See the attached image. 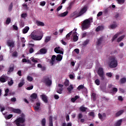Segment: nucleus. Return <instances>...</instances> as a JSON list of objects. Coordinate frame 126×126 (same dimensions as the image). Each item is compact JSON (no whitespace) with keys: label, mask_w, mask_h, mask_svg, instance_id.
Listing matches in <instances>:
<instances>
[{"label":"nucleus","mask_w":126,"mask_h":126,"mask_svg":"<svg viewBox=\"0 0 126 126\" xmlns=\"http://www.w3.org/2000/svg\"><path fill=\"white\" fill-rule=\"evenodd\" d=\"M10 22H11V19L10 18H7L5 22V24H6V25H8Z\"/></svg>","instance_id":"nucleus-36"},{"label":"nucleus","mask_w":126,"mask_h":126,"mask_svg":"<svg viewBox=\"0 0 126 126\" xmlns=\"http://www.w3.org/2000/svg\"><path fill=\"white\" fill-rule=\"evenodd\" d=\"M29 52L30 54H32V53H34V49L33 48H31L29 50Z\"/></svg>","instance_id":"nucleus-62"},{"label":"nucleus","mask_w":126,"mask_h":126,"mask_svg":"<svg viewBox=\"0 0 126 126\" xmlns=\"http://www.w3.org/2000/svg\"><path fill=\"white\" fill-rule=\"evenodd\" d=\"M41 97L42 100L44 102V103H48V97H47V95L45 94H41Z\"/></svg>","instance_id":"nucleus-12"},{"label":"nucleus","mask_w":126,"mask_h":126,"mask_svg":"<svg viewBox=\"0 0 126 126\" xmlns=\"http://www.w3.org/2000/svg\"><path fill=\"white\" fill-rule=\"evenodd\" d=\"M91 20L92 19H86L83 22L82 27L84 29H88L90 27V24H91Z\"/></svg>","instance_id":"nucleus-3"},{"label":"nucleus","mask_w":126,"mask_h":126,"mask_svg":"<svg viewBox=\"0 0 126 126\" xmlns=\"http://www.w3.org/2000/svg\"><path fill=\"white\" fill-rule=\"evenodd\" d=\"M79 110H80V111H81V112L84 113V112H86V111L87 110V107H85L83 106H80Z\"/></svg>","instance_id":"nucleus-21"},{"label":"nucleus","mask_w":126,"mask_h":126,"mask_svg":"<svg viewBox=\"0 0 126 126\" xmlns=\"http://www.w3.org/2000/svg\"><path fill=\"white\" fill-rule=\"evenodd\" d=\"M13 7V4H12V2L10 3V4L8 8V11H11L12 10V8Z\"/></svg>","instance_id":"nucleus-44"},{"label":"nucleus","mask_w":126,"mask_h":126,"mask_svg":"<svg viewBox=\"0 0 126 126\" xmlns=\"http://www.w3.org/2000/svg\"><path fill=\"white\" fill-rule=\"evenodd\" d=\"M86 11H87V8L86 7H84L78 13L77 15V17H79V16H81V15L85 13Z\"/></svg>","instance_id":"nucleus-7"},{"label":"nucleus","mask_w":126,"mask_h":126,"mask_svg":"<svg viewBox=\"0 0 126 126\" xmlns=\"http://www.w3.org/2000/svg\"><path fill=\"white\" fill-rule=\"evenodd\" d=\"M33 86H31L27 88V90H32L33 89Z\"/></svg>","instance_id":"nucleus-61"},{"label":"nucleus","mask_w":126,"mask_h":126,"mask_svg":"<svg viewBox=\"0 0 126 126\" xmlns=\"http://www.w3.org/2000/svg\"><path fill=\"white\" fill-rule=\"evenodd\" d=\"M63 88H60L57 90V92L59 94H62L63 93Z\"/></svg>","instance_id":"nucleus-37"},{"label":"nucleus","mask_w":126,"mask_h":126,"mask_svg":"<svg viewBox=\"0 0 126 126\" xmlns=\"http://www.w3.org/2000/svg\"><path fill=\"white\" fill-rule=\"evenodd\" d=\"M6 45L8 47L12 49V48H14L15 46V42L12 40H8L6 41Z\"/></svg>","instance_id":"nucleus-6"},{"label":"nucleus","mask_w":126,"mask_h":126,"mask_svg":"<svg viewBox=\"0 0 126 126\" xmlns=\"http://www.w3.org/2000/svg\"><path fill=\"white\" fill-rule=\"evenodd\" d=\"M67 91L69 92V93H71V91L73 90V86L72 85H70L68 88H67Z\"/></svg>","instance_id":"nucleus-27"},{"label":"nucleus","mask_w":126,"mask_h":126,"mask_svg":"<svg viewBox=\"0 0 126 126\" xmlns=\"http://www.w3.org/2000/svg\"><path fill=\"white\" fill-rule=\"evenodd\" d=\"M27 80L28 81H30L31 82V81H33V78L30 76H28L27 77Z\"/></svg>","instance_id":"nucleus-49"},{"label":"nucleus","mask_w":126,"mask_h":126,"mask_svg":"<svg viewBox=\"0 0 126 126\" xmlns=\"http://www.w3.org/2000/svg\"><path fill=\"white\" fill-rule=\"evenodd\" d=\"M118 37H119V33H116L113 36L112 39H111L112 42H114V40H116Z\"/></svg>","instance_id":"nucleus-32"},{"label":"nucleus","mask_w":126,"mask_h":126,"mask_svg":"<svg viewBox=\"0 0 126 126\" xmlns=\"http://www.w3.org/2000/svg\"><path fill=\"white\" fill-rule=\"evenodd\" d=\"M73 4H74V2H70L69 4V6L67 8V10H70V9L72 8Z\"/></svg>","instance_id":"nucleus-29"},{"label":"nucleus","mask_w":126,"mask_h":126,"mask_svg":"<svg viewBox=\"0 0 126 126\" xmlns=\"http://www.w3.org/2000/svg\"><path fill=\"white\" fill-rule=\"evenodd\" d=\"M97 74L100 77L101 80H104L105 79V73L104 72V69L102 67H99L98 69Z\"/></svg>","instance_id":"nucleus-5"},{"label":"nucleus","mask_w":126,"mask_h":126,"mask_svg":"<svg viewBox=\"0 0 126 126\" xmlns=\"http://www.w3.org/2000/svg\"><path fill=\"white\" fill-rule=\"evenodd\" d=\"M120 82L121 84H125L126 83V77L122 78L120 80Z\"/></svg>","instance_id":"nucleus-24"},{"label":"nucleus","mask_w":126,"mask_h":126,"mask_svg":"<svg viewBox=\"0 0 126 126\" xmlns=\"http://www.w3.org/2000/svg\"><path fill=\"white\" fill-rule=\"evenodd\" d=\"M61 47L60 46L56 47L54 49V52L56 53V54H61V55H63V51L60 50Z\"/></svg>","instance_id":"nucleus-9"},{"label":"nucleus","mask_w":126,"mask_h":126,"mask_svg":"<svg viewBox=\"0 0 126 126\" xmlns=\"http://www.w3.org/2000/svg\"><path fill=\"white\" fill-rule=\"evenodd\" d=\"M45 5H46L45 1H42L40 2V5H41V6H45Z\"/></svg>","instance_id":"nucleus-51"},{"label":"nucleus","mask_w":126,"mask_h":126,"mask_svg":"<svg viewBox=\"0 0 126 126\" xmlns=\"http://www.w3.org/2000/svg\"><path fill=\"white\" fill-rule=\"evenodd\" d=\"M15 123L17 126H25L24 124L25 118L24 117H19L15 121Z\"/></svg>","instance_id":"nucleus-2"},{"label":"nucleus","mask_w":126,"mask_h":126,"mask_svg":"<svg viewBox=\"0 0 126 126\" xmlns=\"http://www.w3.org/2000/svg\"><path fill=\"white\" fill-rule=\"evenodd\" d=\"M89 42H90V40L87 39L85 41H84V42L82 44V46L83 47H85V46H87V45H88L89 43Z\"/></svg>","instance_id":"nucleus-25"},{"label":"nucleus","mask_w":126,"mask_h":126,"mask_svg":"<svg viewBox=\"0 0 126 126\" xmlns=\"http://www.w3.org/2000/svg\"><path fill=\"white\" fill-rule=\"evenodd\" d=\"M122 123H123V120L120 119L115 123V126H121L122 125Z\"/></svg>","instance_id":"nucleus-23"},{"label":"nucleus","mask_w":126,"mask_h":126,"mask_svg":"<svg viewBox=\"0 0 126 126\" xmlns=\"http://www.w3.org/2000/svg\"><path fill=\"white\" fill-rule=\"evenodd\" d=\"M42 82H43V83H45V84L49 87H50V86L52 85V80L50 79V77L47 76H44L43 77Z\"/></svg>","instance_id":"nucleus-4"},{"label":"nucleus","mask_w":126,"mask_h":126,"mask_svg":"<svg viewBox=\"0 0 126 126\" xmlns=\"http://www.w3.org/2000/svg\"><path fill=\"white\" fill-rule=\"evenodd\" d=\"M56 60H57V56H56V55H53L51 58V60L50 61V63H51L52 65H53L54 63H55V61H56Z\"/></svg>","instance_id":"nucleus-13"},{"label":"nucleus","mask_w":126,"mask_h":126,"mask_svg":"<svg viewBox=\"0 0 126 126\" xmlns=\"http://www.w3.org/2000/svg\"><path fill=\"white\" fill-rule=\"evenodd\" d=\"M72 34V31L69 32L68 34L66 35V38L67 39V38H69L70 37V35Z\"/></svg>","instance_id":"nucleus-52"},{"label":"nucleus","mask_w":126,"mask_h":126,"mask_svg":"<svg viewBox=\"0 0 126 126\" xmlns=\"http://www.w3.org/2000/svg\"><path fill=\"white\" fill-rule=\"evenodd\" d=\"M12 112L15 114H21V110L19 109L12 108Z\"/></svg>","instance_id":"nucleus-14"},{"label":"nucleus","mask_w":126,"mask_h":126,"mask_svg":"<svg viewBox=\"0 0 126 126\" xmlns=\"http://www.w3.org/2000/svg\"><path fill=\"white\" fill-rule=\"evenodd\" d=\"M31 98L32 102H34V100H36L38 97V94L36 93H33L31 95Z\"/></svg>","instance_id":"nucleus-10"},{"label":"nucleus","mask_w":126,"mask_h":126,"mask_svg":"<svg viewBox=\"0 0 126 126\" xmlns=\"http://www.w3.org/2000/svg\"><path fill=\"white\" fill-rule=\"evenodd\" d=\"M29 29H30V28L28 26L25 27L22 30L23 33L26 34V33H28V31H29Z\"/></svg>","instance_id":"nucleus-17"},{"label":"nucleus","mask_w":126,"mask_h":126,"mask_svg":"<svg viewBox=\"0 0 126 126\" xmlns=\"http://www.w3.org/2000/svg\"><path fill=\"white\" fill-rule=\"evenodd\" d=\"M21 40L22 43H25L26 42V40L24 37H22Z\"/></svg>","instance_id":"nucleus-58"},{"label":"nucleus","mask_w":126,"mask_h":126,"mask_svg":"<svg viewBox=\"0 0 126 126\" xmlns=\"http://www.w3.org/2000/svg\"><path fill=\"white\" fill-rule=\"evenodd\" d=\"M25 84V82L24 81V80H22L21 82H20L18 84V87L19 88L22 87L23 85Z\"/></svg>","instance_id":"nucleus-26"},{"label":"nucleus","mask_w":126,"mask_h":126,"mask_svg":"<svg viewBox=\"0 0 126 126\" xmlns=\"http://www.w3.org/2000/svg\"><path fill=\"white\" fill-rule=\"evenodd\" d=\"M84 86L83 85H79L77 88V89L79 91L81 90V89H84Z\"/></svg>","instance_id":"nucleus-40"},{"label":"nucleus","mask_w":126,"mask_h":126,"mask_svg":"<svg viewBox=\"0 0 126 126\" xmlns=\"http://www.w3.org/2000/svg\"><path fill=\"white\" fill-rule=\"evenodd\" d=\"M13 70H14V65H13L11 67H9V70L8 71V73H10V72H12V71H13Z\"/></svg>","instance_id":"nucleus-30"},{"label":"nucleus","mask_w":126,"mask_h":126,"mask_svg":"<svg viewBox=\"0 0 126 126\" xmlns=\"http://www.w3.org/2000/svg\"><path fill=\"white\" fill-rule=\"evenodd\" d=\"M89 116L90 117H92L93 118H94L95 117L94 113V112H91L90 113Z\"/></svg>","instance_id":"nucleus-53"},{"label":"nucleus","mask_w":126,"mask_h":126,"mask_svg":"<svg viewBox=\"0 0 126 126\" xmlns=\"http://www.w3.org/2000/svg\"><path fill=\"white\" fill-rule=\"evenodd\" d=\"M98 117L99 120H101L102 121V122H103V121H104L105 119H106L107 115H106V113H103L102 114V115L101 114V113H98Z\"/></svg>","instance_id":"nucleus-8"},{"label":"nucleus","mask_w":126,"mask_h":126,"mask_svg":"<svg viewBox=\"0 0 126 126\" xmlns=\"http://www.w3.org/2000/svg\"><path fill=\"white\" fill-rule=\"evenodd\" d=\"M13 80L12 79L10 80V81H8V85L9 86H12L13 85Z\"/></svg>","instance_id":"nucleus-43"},{"label":"nucleus","mask_w":126,"mask_h":126,"mask_svg":"<svg viewBox=\"0 0 126 126\" xmlns=\"http://www.w3.org/2000/svg\"><path fill=\"white\" fill-rule=\"evenodd\" d=\"M42 38H43V35H39V36L36 35V39L35 41H40V40H42Z\"/></svg>","instance_id":"nucleus-41"},{"label":"nucleus","mask_w":126,"mask_h":126,"mask_svg":"<svg viewBox=\"0 0 126 126\" xmlns=\"http://www.w3.org/2000/svg\"><path fill=\"white\" fill-rule=\"evenodd\" d=\"M112 91L113 92H115V93H117V92H118V88H113L112 89Z\"/></svg>","instance_id":"nucleus-59"},{"label":"nucleus","mask_w":126,"mask_h":126,"mask_svg":"<svg viewBox=\"0 0 126 126\" xmlns=\"http://www.w3.org/2000/svg\"><path fill=\"white\" fill-rule=\"evenodd\" d=\"M61 43H62V44H63V45H64V46H66V45H67L66 42H65V41H63V39H62L61 40Z\"/></svg>","instance_id":"nucleus-60"},{"label":"nucleus","mask_w":126,"mask_h":126,"mask_svg":"<svg viewBox=\"0 0 126 126\" xmlns=\"http://www.w3.org/2000/svg\"><path fill=\"white\" fill-rule=\"evenodd\" d=\"M103 39H104V37L101 36L97 39V41L96 42L97 46H100V45L102 44V42H103Z\"/></svg>","instance_id":"nucleus-15"},{"label":"nucleus","mask_w":126,"mask_h":126,"mask_svg":"<svg viewBox=\"0 0 126 126\" xmlns=\"http://www.w3.org/2000/svg\"><path fill=\"white\" fill-rule=\"evenodd\" d=\"M118 100H119V101H123L124 99L123 98V96H118Z\"/></svg>","instance_id":"nucleus-64"},{"label":"nucleus","mask_w":126,"mask_h":126,"mask_svg":"<svg viewBox=\"0 0 126 126\" xmlns=\"http://www.w3.org/2000/svg\"><path fill=\"white\" fill-rule=\"evenodd\" d=\"M124 112H125V111L124 110H120L115 114V116L116 117H120V116H121V115H123V114H124Z\"/></svg>","instance_id":"nucleus-16"},{"label":"nucleus","mask_w":126,"mask_h":126,"mask_svg":"<svg viewBox=\"0 0 126 126\" xmlns=\"http://www.w3.org/2000/svg\"><path fill=\"white\" fill-rule=\"evenodd\" d=\"M83 117V115H82V114L79 113L78 116V120H80V119H82Z\"/></svg>","instance_id":"nucleus-54"},{"label":"nucleus","mask_w":126,"mask_h":126,"mask_svg":"<svg viewBox=\"0 0 126 126\" xmlns=\"http://www.w3.org/2000/svg\"><path fill=\"white\" fill-rule=\"evenodd\" d=\"M41 125L42 126H46V118H43L41 120Z\"/></svg>","instance_id":"nucleus-35"},{"label":"nucleus","mask_w":126,"mask_h":126,"mask_svg":"<svg viewBox=\"0 0 126 126\" xmlns=\"http://www.w3.org/2000/svg\"><path fill=\"white\" fill-rule=\"evenodd\" d=\"M49 126H54V124L53 123V117L50 116L49 118Z\"/></svg>","instance_id":"nucleus-20"},{"label":"nucleus","mask_w":126,"mask_h":126,"mask_svg":"<svg viewBox=\"0 0 126 126\" xmlns=\"http://www.w3.org/2000/svg\"><path fill=\"white\" fill-rule=\"evenodd\" d=\"M0 82L4 83V82H6V79H5V78H3V77H0Z\"/></svg>","instance_id":"nucleus-48"},{"label":"nucleus","mask_w":126,"mask_h":126,"mask_svg":"<svg viewBox=\"0 0 126 126\" xmlns=\"http://www.w3.org/2000/svg\"><path fill=\"white\" fill-rule=\"evenodd\" d=\"M31 37L32 40H35L36 41V39L37 38V35L34 33L31 34Z\"/></svg>","instance_id":"nucleus-39"},{"label":"nucleus","mask_w":126,"mask_h":126,"mask_svg":"<svg viewBox=\"0 0 126 126\" xmlns=\"http://www.w3.org/2000/svg\"><path fill=\"white\" fill-rule=\"evenodd\" d=\"M102 30H104V27L102 26H98L95 29L96 32H99V31H102Z\"/></svg>","instance_id":"nucleus-19"},{"label":"nucleus","mask_w":126,"mask_h":126,"mask_svg":"<svg viewBox=\"0 0 126 126\" xmlns=\"http://www.w3.org/2000/svg\"><path fill=\"white\" fill-rule=\"evenodd\" d=\"M47 52H48V50H47L46 48H41L39 50V52H38L37 54L45 55V54H47Z\"/></svg>","instance_id":"nucleus-11"},{"label":"nucleus","mask_w":126,"mask_h":126,"mask_svg":"<svg viewBox=\"0 0 126 126\" xmlns=\"http://www.w3.org/2000/svg\"><path fill=\"white\" fill-rule=\"evenodd\" d=\"M106 76H107V77H112L113 76V74L112 72H108L106 73Z\"/></svg>","instance_id":"nucleus-46"},{"label":"nucleus","mask_w":126,"mask_h":126,"mask_svg":"<svg viewBox=\"0 0 126 126\" xmlns=\"http://www.w3.org/2000/svg\"><path fill=\"white\" fill-rule=\"evenodd\" d=\"M63 60V56L61 54H58L56 56V61L58 62H61Z\"/></svg>","instance_id":"nucleus-18"},{"label":"nucleus","mask_w":126,"mask_h":126,"mask_svg":"<svg viewBox=\"0 0 126 126\" xmlns=\"http://www.w3.org/2000/svg\"><path fill=\"white\" fill-rule=\"evenodd\" d=\"M117 26H118L117 25V24H114L110 25L109 26V27L110 29H115V28H117Z\"/></svg>","instance_id":"nucleus-31"},{"label":"nucleus","mask_w":126,"mask_h":126,"mask_svg":"<svg viewBox=\"0 0 126 126\" xmlns=\"http://www.w3.org/2000/svg\"><path fill=\"white\" fill-rule=\"evenodd\" d=\"M64 85L65 87H67V86L69 85V81H68V80H65L64 82Z\"/></svg>","instance_id":"nucleus-34"},{"label":"nucleus","mask_w":126,"mask_h":126,"mask_svg":"<svg viewBox=\"0 0 126 126\" xmlns=\"http://www.w3.org/2000/svg\"><path fill=\"white\" fill-rule=\"evenodd\" d=\"M21 17L22 18H25V17H27V13H23L21 14Z\"/></svg>","instance_id":"nucleus-56"},{"label":"nucleus","mask_w":126,"mask_h":126,"mask_svg":"<svg viewBox=\"0 0 126 126\" xmlns=\"http://www.w3.org/2000/svg\"><path fill=\"white\" fill-rule=\"evenodd\" d=\"M92 97L93 98V100L95 101V100H96V94L93 93L92 94Z\"/></svg>","instance_id":"nucleus-50"},{"label":"nucleus","mask_w":126,"mask_h":126,"mask_svg":"<svg viewBox=\"0 0 126 126\" xmlns=\"http://www.w3.org/2000/svg\"><path fill=\"white\" fill-rule=\"evenodd\" d=\"M73 41L74 42H76V41H78V36H77V35H74L73 37Z\"/></svg>","instance_id":"nucleus-38"},{"label":"nucleus","mask_w":126,"mask_h":126,"mask_svg":"<svg viewBox=\"0 0 126 126\" xmlns=\"http://www.w3.org/2000/svg\"><path fill=\"white\" fill-rule=\"evenodd\" d=\"M12 117H13V115L12 114L8 115L7 116V120H10V119H11V118H12Z\"/></svg>","instance_id":"nucleus-57"},{"label":"nucleus","mask_w":126,"mask_h":126,"mask_svg":"<svg viewBox=\"0 0 126 126\" xmlns=\"http://www.w3.org/2000/svg\"><path fill=\"white\" fill-rule=\"evenodd\" d=\"M94 83L96 84V85H97V86H99L100 85V80L97 79L94 81Z\"/></svg>","instance_id":"nucleus-45"},{"label":"nucleus","mask_w":126,"mask_h":126,"mask_svg":"<svg viewBox=\"0 0 126 126\" xmlns=\"http://www.w3.org/2000/svg\"><path fill=\"white\" fill-rule=\"evenodd\" d=\"M18 53L17 52L15 51L13 53L12 56L14 57V58H16V57H18Z\"/></svg>","instance_id":"nucleus-47"},{"label":"nucleus","mask_w":126,"mask_h":126,"mask_svg":"<svg viewBox=\"0 0 126 126\" xmlns=\"http://www.w3.org/2000/svg\"><path fill=\"white\" fill-rule=\"evenodd\" d=\"M49 41H51V36H47L45 38V42L48 43Z\"/></svg>","instance_id":"nucleus-42"},{"label":"nucleus","mask_w":126,"mask_h":126,"mask_svg":"<svg viewBox=\"0 0 126 126\" xmlns=\"http://www.w3.org/2000/svg\"><path fill=\"white\" fill-rule=\"evenodd\" d=\"M36 23L37 26H42V27L45 26V24L43 22L36 21Z\"/></svg>","instance_id":"nucleus-22"},{"label":"nucleus","mask_w":126,"mask_h":126,"mask_svg":"<svg viewBox=\"0 0 126 126\" xmlns=\"http://www.w3.org/2000/svg\"><path fill=\"white\" fill-rule=\"evenodd\" d=\"M102 99H103V100H104V101H106L107 102H108V101L110 100V98L106 97V96H103L102 97Z\"/></svg>","instance_id":"nucleus-55"},{"label":"nucleus","mask_w":126,"mask_h":126,"mask_svg":"<svg viewBox=\"0 0 126 126\" xmlns=\"http://www.w3.org/2000/svg\"><path fill=\"white\" fill-rule=\"evenodd\" d=\"M67 14H68V11H65L59 15V16H60L61 17H64V16H66Z\"/></svg>","instance_id":"nucleus-28"},{"label":"nucleus","mask_w":126,"mask_h":126,"mask_svg":"<svg viewBox=\"0 0 126 126\" xmlns=\"http://www.w3.org/2000/svg\"><path fill=\"white\" fill-rule=\"evenodd\" d=\"M125 37H126L125 35H122L121 36L119 37L118 39H117V42H121V41H122V40H123Z\"/></svg>","instance_id":"nucleus-33"},{"label":"nucleus","mask_w":126,"mask_h":126,"mask_svg":"<svg viewBox=\"0 0 126 126\" xmlns=\"http://www.w3.org/2000/svg\"><path fill=\"white\" fill-rule=\"evenodd\" d=\"M119 3H125V0H117Z\"/></svg>","instance_id":"nucleus-63"},{"label":"nucleus","mask_w":126,"mask_h":126,"mask_svg":"<svg viewBox=\"0 0 126 126\" xmlns=\"http://www.w3.org/2000/svg\"><path fill=\"white\" fill-rule=\"evenodd\" d=\"M109 67L115 68L118 66V59L115 56H111L109 58Z\"/></svg>","instance_id":"nucleus-1"}]
</instances>
